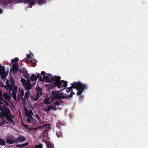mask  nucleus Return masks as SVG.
Instances as JSON below:
<instances>
[{"mask_svg":"<svg viewBox=\"0 0 148 148\" xmlns=\"http://www.w3.org/2000/svg\"><path fill=\"white\" fill-rule=\"evenodd\" d=\"M37 77L41 81H45L54 84L61 90H63L67 85V82L60 81V77L52 76L51 75H48L43 71L41 72L40 74H38Z\"/></svg>","mask_w":148,"mask_h":148,"instance_id":"obj_1","label":"nucleus"},{"mask_svg":"<svg viewBox=\"0 0 148 148\" xmlns=\"http://www.w3.org/2000/svg\"><path fill=\"white\" fill-rule=\"evenodd\" d=\"M2 97L3 95L0 89V105H1L5 103L3 106H0V110L1 111V114L3 116L6 118L10 124H14V121L12 119V118H14V116L13 115H10V110L5 107V106H8L10 102L5 101Z\"/></svg>","mask_w":148,"mask_h":148,"instance_id":"obj_2","label":"nucleus"},{"mask_svg":"<svg viewBox=\"0 0 148 148\" xmlns=\"http://www.w3.org/2000/svg\"><path fill=\"white\" fill-rule=\"evenodd\" d=\"M74 94V92L71 91V95H70L65 96L64 94L60 93L58 92H53L52 95L51 97H47L45 100L44 103L45 104H47L52 102L54 99L53 98V97L55 98H68V97H72V96Z\"/></svg>","mask_w":148,"mask_h":148,"instance_id":"obj_3","label":"nucleus"},{"mask_svg":"<svg viewBox=\"0 0 148 148\" xmlns=\"http://www.w3.org/2000/svg\"><path fill=\"white\" fill-rule=\"evenodd\" d=\"M17 87L16 86H14V90L12 92V96L13 99L15 101H19L20 100H21V98L24 95L23 90L22 88H19L18 89V97H16V94L17 92Z\"/></svg>","mask_w":148,"mask_h":148,"instance_id":"obj_4","label":"nucleus"},{"mask_svg":"<svg viewBox=\"0 0 148 148\" xmlns=\"http://www.w3.org/2000/svg\"><path fill=\"white\" fill-rule=\"evenodd\" d=\"M73 88H76L78 92L77 94L78 95H81L82 91L85 88V86L80 83H75L72 85Z\"/></svg>","mask_w":148,"mask_h":148,"instance_id":"obj_5","label":"nucleus"},{"mask_svg":"<svg viewBox=\"0 0 148 148\" xmlns=\"http://www.w3.org/2000/svg\"><path fill=\"white\" fill-rule=\"evenodd\" d=\"M18 59V58H16L14 59L11 61V63H12V68L10 70V73H15L18 69V66L17 62Z\"/></svg>","mask_w":148,"mask_h":148,"instance_id":"obj_6","label":"nucleus"},{"mask_svg":"<svg viewBox=\"0 0 148 148\" xmlns=\"http://www.w3.org/2000/svg\"><path fill=\"white\" fill-rule=\"evenodd\" d=\"M32 114V113L31 110L29 111L25 110V115L27 117L26 121L29 123H31L33 121V119L31 116Z\"/></svg>","mask_w":148,"mask_h":148,"instance_id":"obj_7","label":"nucleus"},{"mask_svg":"<svg viewBox=\"0 0 148 148\" xmlns=\"http://www.w3.org/2000/svg\"><path fill=\"white\" fill-rule=\"evenodd\" d=\"M36 91L37 92L36 94V97H34L32 96H31V98L32 100H33L34 101H36L38 99L40 96L42 94L41 90L40 88L37 87L36 89Z\"/></svg>","mask_w":148,"mask_h":148,"instance_id":"obj_8","label":"nucleus"},{"mask_svg":"<svg viewBox=\"0 0 148 148\" xmlns=\"http://www.w3.org/2000/svg\"><path fill=\"white\" fill-rule=\"evenodd\" d=\"M6 85H4L3 84L1 83L0 81V86L1 87L4 86L5 89L7 90L8 91H12V86L10 85V84L9 83V82L8 81L6 80Z\"/></svg>","mask_w":148,"mask_h":148,"instance_id":"obj_9","label":"nucleus"},{"mask_svg":"<svg viewBox=\"0 0 148 148\" xmlns=\"http://www.w3.org/2000/svg\"><path fill=\"white\" fill-rule=\"evenodd\" d=\"M17 140L15 141L14 139H6V142L7 143L12 144L14 143H17L18 142L22 143L25 141L26 139H16Z\"/></svg>","mask_w":148,"mask_h":148,"instance_id":"obj_10","label":"nucleus"},{"mask_svg":"<svg viewBox=\"0 0 148 148\" xmlns=\"http://www.w3.org/2000/svg\"><path fill=\"white\" fill-rule=\"evenodd\" d=\"M32 92L33 91H29V90H27L25 93L24 99L22 98L21 100H22L23 101L25 102V100L28 99L29 96L31 97V96H32Z\"/></svg>","mask_w":148,"mask_h":148,"instance_id":"obj_11","label":"nucleus"},{"mask_svg":"<svg viewBox=\"0 0 148 148\" xmlns=\"http://www.w3.org/2000/svg\"><path fill=\"white\" fill-rule=\"evenodd\" d=\"M4 68L3 67L1 66L0 67V73L1 74V78H2L3 80L4 81V78L5 79V77L7 75L6 74L5 72Z\"/></svg>","mask_w":148,"mask_h":148,"instance_id":"obj_12","label":"nucleus"},{"mask_svg":"<svg viewBox=\"0 0 148 148\" xmlns=\"http://www.w3.org/2000/svg\"><path fill=\"white\" fill-rule=\"evenodd\" d=\"M25 89L29 90L32 88V86L30 84L29 80H27V83L24 85Z\"/></svg>","mask_w":148,"mask_h":148,"instance_id":"obj_13","label":"nucleus"},{"mask_svg":"<svg viewBox=\"0 0 148 148\" xmlns=\"http://www.w3.org/2000/svg\"><path fill=\"white\" fill-rule=\"evenodd\" d=\"M44 142L45 143L47 147L48 148H53L54 146L53 144L51 143L49 141H47L44 140Z\"/></svg>","mask_w":148,"mask_h":148,"instance_id":"obj_14","label":"nucleus"},{"mask_svg":"<svg viewBox=\"0 0 148 148\" xmlns=\"http://www.w3.org/2000/svg\"><path fill=\"white\" fill-rule=\"evenodd\" d=\"M60 104L59 102H56L55 103L51 105L52 107H53L54 108V109H53V110H55L57 108H58Z\"/></svg>","mask_w":148,"mask_h":148,"instance_id":"obj_15","label":"nucleus"},{"mask_svg":"<svg viewBox=\"0 0 148 148\" xmlns=\"http://www.w3.org/2000/svg\"><path fill=\"white\" fill-rule=\"evenodd\" d=\"M4 98L8 101H9L10 99V98L9 95L8 94V93L6 92L4 93L3 95Z\"/></svg>","mask_w":148,"mask_h":148,"instance_id":"obj_16","label":"nucleus"},{"mask_svg":"<svg viewBox=\"0 0 148 148\" xmlns=\"http://www.w3.org/2000/svg\"><path fill=\"white\" fill-rule=\"evenodd\" d=\"M53 107H52L51 105L50 106H47L45 108V110L47 111H49L51 110L54 109Z\"/></svg>","mask_w":148,"mask_h":148,"instance_id":"obj_17","label":"nucleus"},{"mask_svg":"<svg viewBox=\"0 0 148 148\" xmlns=\"http://www.w3.org/2000/svg\"><path fill=\"white\" fill-rule=\"evenodd\" d=\"M10 82L12 84L11 85H10L12 86V90H14V86H15L14 85V79L12 77H11L10 78Z\"/></svg>","mask_w":148,"mask_h":148,"instance_id":"obj_18","label":"nucleus"},{"mask_svg":"<svg viewBox=\"0 0 148 148\" xmlns=\"http://www.w3.org/2000/svg\"><path fill=\"white\" fill-rule=\"evenodd\" d=\"M37 77L35 75H32L31 77V79L32 81H34L37 79Z\"/></svg>","mask_w":148,"mask_h":148,"instance_id":"obj_19","label":"nucleus"},{"mask_svg":"<svg viewBox=\"0 0 148 148\" xmlns=\"http://www.w3.org/2000/svg\"><path fill=\"white\" fill-rule=\"evenodd\" d=\"M5 141L3 139H0V145H4L5 144Z\"/></svg>","mask_w":148,"mask_h":148,"instance_id":"obj_20","label":"nucleus"},{"mask_svg":"<svg viewBox=\"0 0 148 148\" xmlns=\"http://www.w3.org/2000/svg\"><path fill=\"white\" fill-rule=\"evenodd\" d=\"M26 1L29 2L31 5L34 4L35 2L34 1V0H25Z\"/></svg>","mask_w":148,"mask_h":148,"instance_id":"obj_21","label":"nucleus"},{"mask_svg":"<svg viewBox=\"0 0 148 148\" xmlns=\"http://www.w3.org/2000/svg\"><path fill=\"white\" fill-rule=\"evenodd\" d=\"M43 127L46 130H49L50 129L51 127L49 125H45L43 126Z\"/></svg>","mask_w":148,"mask_h":148,"instance_id":"obj_22","label":"nucleus"},{"mask_svg":"<svg viewBox=\"0 0 148 148\" xmlns=\"http://www.w3.org/2000/svg\"><path fill=\"white\" fill-rule=\"evenodd\" d=\"M21 81L22 83V84H23V85L25 84H26L27 83V82H26L25 80L23 78L21 77Z\"/></svg>","mask_w":148,"mask_h":148,"instance_id":"obj_23","label":"nucleus"},{"mask_svg":"<svg viewBox=\"0 0 148 148\" xmlns=\"http://www.w3.org/2000/svg\"><path fill=\"white\" fill-rule=\"evenodd\" d=\"M42 145L41 144H39L38 145H36L35 147V148H42Z\"/></svg>","mask_w":148,"mask_h":148,"instance_id":"obj_24","label":"nucleus"},{"mask_svg":"<svg viewBox=\"0 0 148 148\" xmlns=\"http://www.w3.org/2000/svg\"><path fill=\"white\" fill-rule=\"evenodd\" d=\"M27 57L29 60H32V57L31 55L27 54Z\"/></svg>","mask_w":148,"mask_h":148,"instance_id":"obj_25","label":"nucleus"},{"mask_svg":"<svg viewBox=\"0 0 148 148\" xmlns=\"http://www.w3.org/2000/svg\"><path fill=\"white\" fill-rule=\"evenodd\" d=\"M5 123H8L5 120H3V121L0 123V126L4 125Z\"/></svg>","mask_w":148,"mask_h":148,"instance_id":"obj_26","label":"nucleus"},{"mask_svg":"<svg viewBox=\"0 0 148 148\" xmlns=\"http://www.w3.org/2000/svg\"><path fill=\"white\" fill-rule=\"evenodd\" d=\"M45 2V1H44L43 0H39L38 1V3L39 4H42L43 3H44Z\"/></svg>","mask_w":148,"mask_h":148,"instance_id":"obj_27","label":"nucleus"},{"mask_svg":"<svg viewBox=\"0 0 148 148\" xmlns=\"http://www.w3.org/2000/svg\"><path fill=\"white\" fill-rule=\"evenodd\" d=\"M71 88L70 87L69 88L67 89L66 90V92H69L71 90Z\"/></svg>","mask_w":148,"mask_h":148,"instance_id":"obj_28","label":"nucleus"},{"mask_svg":"<svg viewBox=\"0 0 148 148\" xmlns=\"http://www.w3.org/2000/svg\"><path fill=\"white\" fill-rule=\"evenodd\" d=\"M36 117L37 119L38 120H39V117L36 114Z\"/></svg>","mask_w":148,"mask_h":148,"instance_id":"obj_29","label":"nucleus"},{"mask_svg":"<svg viewBox=\"0 0 148 148\" xmlns=\"http://www.w3.org/2000/svg\"><path fill=\"white\" fill-rule=\"evenodd\" d=\"M32 129L34 130H36L38 129V128H32Z\"/></svg>","mask_w":148,"mask_h":148,"instance_id":"obj_30","label":"nucleus"},{"mask_svg":"<svg viewBox=\"0 0 148 148\" xmlns=\"http://www.w3.org/2000/svg\"><path fill=\"white\" fill-rule=\"evenodd\" d=\"M3 12V10L1 9H0V14L1 13Z\"/></svg>","mask_w":148,"mask_h":148,"instance_id":"obj_31","label":"nucleus"},{"mask_svg":"<svg viewBox=\"0 0 148 148\" xmlns=\"http://www.w3.org/2000/svg\"><path fill=\"white\" fill-rule=\"evenodd\" d=\"M32 97H35V98H36V95H33V96H32Z\"/></svg>","mask_w":148,"mask_h":148,"instance_id":"obj_32","label":"nucleus"},{"mask_svg":"<svg viewBox=\"0 0 148 148\" xmlns=\"http://www.w3.org/2000/svg\"><path fill=\"white\" fill-rule=\"evenodd\" d=\"M41 138H44V137H41Z\"/></svg>","mask_w":148,"mask_h":148,"instance_id":"obj_33","label":"nucleus"},{"mask_svg":"<svg viewBox=\"0 0 148 148\" xmlns=\"http://www.w3.org/2000/svg\"><path fill=\"white\" fill-rule=\"evenodd\" d=\"M23 76H24L25 77V75H24V74H23Z\"/></svg>","mask_w":148,"mask_h":148,"instance_id":"obj_34","label":"nucleus"},{"mask_svg":"<svg viewBox=\"0 0 148 148\" xmlns=\"http://www.w3.org/2000/svg\"><path fill=\"white\" fill-rule=\"evenodd\" d=\"M1 117V116L0 115V118Z\"/></svg>","mask_w":148,"mask_h":148,"instance_id":"obj_35","label":"nucleus"}]
</instances>
